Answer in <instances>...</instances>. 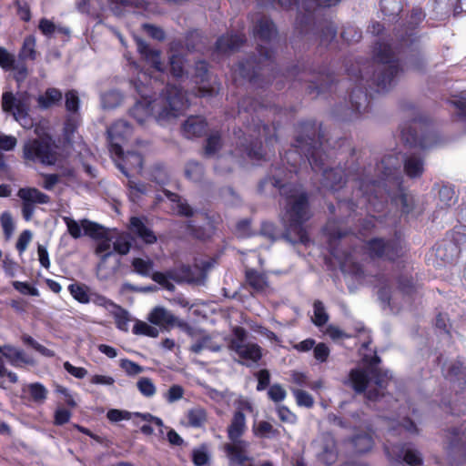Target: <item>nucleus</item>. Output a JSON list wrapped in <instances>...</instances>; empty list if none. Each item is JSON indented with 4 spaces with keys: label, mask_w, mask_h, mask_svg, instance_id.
Listing matches in <instances>:
<instances>
[{
    "label": "nucleus",
    "mask_w": 466,
    "mask_h": 466,
    "mask_svg": "<svg viewBox=\"0 0 466 466\" xmlns=\"http://www.w3.org/2000/svg\"><path fill=\"white\" fill-rule=\"evenodd\" d=\"M370 257L386 258L390 260L398 256V250L391 244L384 242L382 239H372L368 244Z\"/></svg>",
    "instance_id": "17"
},
{
    "label": "nucleus",
    "mask_w": 466,
    "mask_h": 466,
    "mask_svg": "<svg viewBox=\"0 0 466 466\" xmlns=\"http://www.w3.org/2000/svg\"><path fill=\"white\" fill-rule=\"evenodd\" d=\"M279 420L282 422L294 424L297 421V416L291 412L287 407L279 406L277 409Z\"/></svg>",
    "instance_id": "58"
},
{
    "label": "nucleus",
    "mask_w": 466,
    "mask_h": 466,
    "mask_svg": "<svg viewBox=\"0 0 466 466\" xmlns=\"http://www.w3.org/2000/svg\"><path fill=\"white\" fill-rule=\"evenodd\" d=\"M313 323L316 326H322L326 324L329 320V315L326 312L325 307L322 304V302L319 300L315 301L313 304Z\"/></svg>",
    "instance_id": "37"
},
{
    "label": "nucleus",
    "mask_w": 466,
    "mask_h": 466,
    "mask_svg": "<svg viewBox=\"0 0 466 466\" xmlns=\"http://www.w3.org/2000/svg\"><path fill=\"white\" fill-rule=\"evenodd\" d=\"M17 197L22 200V215L26 221L32 219L35 205L50 202V197L35 187H22L18 190Z\"/></svg>",
    "instance_id": "7"
},
{
    "label": "nucleus",
    "mask_w": 466,
    "mask_h": 466,
    "mask_svg": "<svg viewBox=\"0 0 466 466\" xmlns=\"http://www.w3.org/2000/svg\"><path fill=\"white\" fill-rule=\"evenodd\" d=\"M79 98L76 91H68L66 94V108L67 111L76 113L79 108Z\"/></svg>",
    "instance_id": "55"
},
{
    "label": "nucleus",
    "mask_w": 466,
    "mask_h": 466,
    "mask_svg": "<svg viewBox=\"0 0 466 466\" xmlns=\"http://www.w3.org/2000/svg\"><path fill=\"white\" fill-rule=\"evenodd\" d=\"M380 60L387 65L384 66L380 76H378L377 84L379 87L384 90L391 86L394 76L398 73V66L395 62L384 60L382 57Z\"/></svg>",
    "instance_id": "20"
},
{
    "label": "nucleus",
    "mask_w": 466,
    "mask_h": 466,
    "mask_svg": "<svg viewBox=\"0 0 466 466\" xmlns=\"http://www.w3.org/2000/svg\"><path fill=\"white\" fill-rule=\"evenodd\" d=\"M220 147V137L218 135H212L208 138L205 152L207 155L211 156L217 152Z\"/></svg>",
    "instance_id": "64"
},
{
    "label": "nucleus",
    "mask_w": 466,
    "mask_h": 466,
    "mask_svg": "<svg viewBox=\"0 0 466 466\" xmlns=\"http://www.w3.org/2000/svg\"><path fill=\"white\" fill-rule=\"evenodd\" d=\"M151 278L154 281L161 285L164 289L170 291L174 290L175 286L173 283L170 282L168 277L166 274L161 272H156L152 274Z\"/></svg>",
    "instance_id": "62"
},
{
    "label": "nucleus",
    "mask_w": 466,
    "mask_h": 466,
    "mask_svg": "<svg viewBox=\"0 0 466 466\" xmlns=\"http://www.w3.org/2000/svg\"><path fill=\"white\" fill-rule=\"evenodd\" d=\"M120 367L130 376L137 375L143 371L141 366L127 359L121 360Z\"/></svg>",
    "instance_id": "57"
},
{
    "label": "nucleus",
    "mask_w": 466,
    "mask_h": 466,
    "mask_svg": "<svg viewBox=\"0 0 466 466\" xmlns=\"http://www.w3.org/2000/svg\"><path fill=\"white\" fill-rule=\"evenodd\" d=\"M439 198L444 205L451 206L456 200L455 191L451 187L443 186L439 191Z\"/></svg>",
    "instance_id": "49"
},
{
    "label": "nucleus",
    "mask_w": 466,
    "mask_h": 466,
    "mask_svg": "<svg viewBox=\"0 0 466 466\" xmlns=\"http://www.w3.org/2000/svg\"><path fill=\"white\" fill-rule=\"evenodd\" d=\"M224 450L231 465L245 466V463L251 460L248 456L249 443L242 439L229 440Z\"/></svg>",
    "instance_id": "10"
},
{
    "label": "nucleus",
    "mask_w": 466,
    "mask_h": 466,
    "mask_svg": "<svg viewBox=\"0 0 466 466\" xmlns=\"http://www.w3.org/2000/svg\"><path fill=\"white\" fill-rule=\"evenodd\" d=\"M114 308L115 311L113 314L116 327L123 331H127L128 329V322L130 320L128 313L116 305H114Z\"/></svg>",
    "instance_id": "41"
},
{
    "label": "nucleus",
    "mask_w": 466,
    "mask_h": 466,
    "mask_svg": "<svg viewBox=\"0 0 466 466\" xmlns=\"http://www.w3.org/2000/svg\"><path fill=\"white\" fill-rule=\"evenodd\" d=\"M24 157L27 160L45 165H54L56 161V157L51 147L47 143L38 140H31L25 144Z\"/></svg>",
    "instance_id": "8"
},
{
    "label": "nucleus",
    "mask_w": 466,
    "mask_h": 466,
    "mask_svg": "<svg viewBox=\"0 0 466 466\" xmlns=\"http://www.w3.org/2000/svg\"><path fill=\"white\" fill-rule=\"evenodd\" d=\"M123 160L127 166L134 169L140 170L142 168V157L137 153L127 154Z\"/></svg>",
    "instance_id": "59"
},
{
    "label": "nucleus",
    "mask_w": 466,
    "mask_h": 466,
    "mask_svg": "<svg viewBox=\"0 0 466 466\" xmlns=\"http://www.w3.org/2000/svg\"><path fill=\"white\" fill-rule=\"evenodd\" d=\"M247 429L245 414L235 411L230 424L228 427V437L229 440L241 439Z\"/></svg>",
    "instance_id": "19"
},
{
    "label": "nucleus",
    "mask_w": 466,
    "mask_h": 466,
    "mask_svg": "<svg viewBox=\"0 0 466 466\" xmlns=\"http://www.w3.org/2000/svg\"><path fill=\"white\" fill-rule=\"evenodd\" d=\"M15 57L6 48L0 46V67L5 70L15 68Z\"/></svg>",
    "instance_id": "45"
},
{
    "label": "nucleus",
    "mask_w": 466,
    "mask_h": 466,
    "mask_svg": "<svg viewBox=\"0 0 466 466\" xmlns=\"http://www.w3.org/2000/svg\"><path fill=\"white\" fill-rule=\"evenodd\" d=\"M385 451L388 456L398 461H403L410 466H421L422 457L421 454L411 447L400 448L399 446H385Z\"/></svg>",
    "instance_id": "13"
},
{
    "label": "nucleus",
    "mask_w": 466,
    "mask_h": 466,
    "mask_svg": "<svg viewBox=\"0 0 466 466\" xmlns=\"http://www.w3.org/2000/svg\"><path fill=\"white\" fill-rule=\"evenodd\" d=\"M325 177V185L327 187H334L336 185H339L341 182V171H337L334 169H324L323 170Z\"/></svg>",
    "instance_id": "52"
},
{
    "label": "nucleus",
    "mask_w": 466,
    "mask_h": 466,
    "mask_svg": "<svg viewBox=\"0 0 466 466\" xmlns=\"http://www.w3.org/2000/svg\"><path fill=\"white\" fill-rule=\"evenodd\" d=\"M281 194L286 196V219L293 230H299V241L306 243L309 238L299 227L310 217L306 195L301 188L291 186L282 187Z\"/></svg>",
    "instance_id": "3"
},
{
    "label": "nucleus",
    "mask_w": 466,
    "mask_h": 466,
    "mask_svg": "<svg viewBox=\"0 0 466 466\" xmlns=\"http://www.w3.org/2000/svg\"><path fill=\"white\" fill-rule=\"evenodd\" d=\"M129 229L147 244H152L157 240V237L153 231L138 218H131Z\"/></svg>",
    "instance_id": "18"
},
{
    "label": "nucleus",
    "mask_w": 466,
    "mask_h": 466,
    "mask_svg": "<svg viewBox=\"0 0 466 466\" xmlns=\"http://www.w3.org/2000/svg\"><path fill=\"white\" fill-rule=\"evenodd\" d=\"M69 290L71 295L75 299L81 303H86L89 301L88 295L84 287L79 286L77 284H72L69 286Z\"/></svg>",
    "instance_id": "54"
},
{
    "label": "nucleus",
    "mask_w": 466,
    "mask_h": 466,
    "mask_svg": "<svg viewBox=\"0 0 466 466\" xmlns=\"http://www.w3.org/2000/svg\"><path fill=\"white\" fill-rule=\"evenodd\" d=\"M137 52L142 58L150 65L155 70L163 72L165 69L164 63L161 59V52L157 49L151 48L143 39L135 36Z\"/></svg>",
    "instance_id": "14"
},
{
    "label": "nucleus",
    "mask_w": 466,
    "mask_h": 466,
    "mask_svg": "<svg viewBox=\"0 0 466 466\" xmlns=\"http://www.w3.org/2000/svg\"><path fill=\"white\" fill-rule=\"evenodd\" d=\"M32 232L30 230H24L20 235L16 242V248L20 253H23L26 248L28 244L32 240Z\"/></svg>",
    "instance_id": "61"
},
{
    "label": "nucleus",
    "mask_w": 466,
    "mask_h": 466,
    "mask_svg": "<svg viewBox=\"0 0 466 466\" xmlns=\"http://www.w3.org/2000/svg\"><path fill=\"white\" fill-rule=\"evenodd\" d=\"M256 32L262 39L268 40L275 35L276 30L269 19L262 18L256 26Z\"/></svg>",
    "instance_id": "35"
},
{
    "label": "nucleus",
    "mask_w": 466,
    "mask_h": 466,
    "mask_svg": "<svg viewBox=\"0 0 466 466\" xmlns=\"http://www.w3.org/2000/svg\"><path fill=\"white\" fill-rule=\"evenodd\" d=\"M274 431L273 426L268 421H259L254 427V432L259 437H268Z\"/></svg>",
    "instance_id": "63"
},
{
    "label": "nucleus",
    "mask_w": 466,
    "mask_h": 466,
    "mask_svg": "<svg viewBox=\"0 0 466 466\" xmlns=\"http://www.w3.org/2000/svg\"><path fill=\"white\" fill-rule=\"evenodd\" d=\"M63 221L66 225L67 231L73 238H79L82 236V229L86 235V228L84 227V221H89L88 219H82L76 221L70 217H63Z\"/></svg>",
    "instance_id": "31"
},
{
    "label": "nucleus",
    "mask_w": 466,
    "mask_h": 466,
    "mask_svg": "<svg viewBox=\"0 0 466 466\" xmlns=\"http://www.w3.org/2000/svg\"><path fill=\"white\" fill-rule=\"evenodd\" d=\"M171 73L176 77L183 76L185 71L184 59L180 56H172L170 57Z\"/></svg>",
    "instance_id": "50"
},
{
    "label": "nucleus",
    "mask_w": 466,
    "mask_h": 466,
    "mask_svg": "<svg viewBox=\"0 0 466 466\" xmlns=\"http://www.w3.org/2000/svg\"><path fill=\"white\" fill-rule=\"evenodd\" d=\"M86 235L96 239L95 253L100 258L97 264L96 275L101 279H106L115 273V269H106V263L107 258L115 253V228H105L101 225L93 221H84Z\"/></svg>",
    "instance_id": "2"
},
{
    "label": "nucleus",
    "mask_w": 466,
    "mask_h": 466,
    "mask_svg": "<svg viewBox=\"0 0 466 466\" xmlns=\"http://www.w3.org/2000/svg\"><path fill=\"white\" fill-rule=\"evenodd\" d=\"M187 421L193 427L202 426L207 420V413L202 408H194L187 412Z\"/></svg>",
    "instance_id": "36"
},
{
    "label": "nucleus",
    "mask_w": 466,
    "mask_h": 466,
    "mask_svg": "<svg viewBox=\"0 0 466 466\" xmlns=\"http://www.w3.org/2000/svg\"><path fill=\"white\" fill-rule=\"evenodd\" d=\"M313 354L318 361L324 362L329 355V349L326 344L319 343L314 347Z\"/></svg>",
    "instance_id": "60"
},
{
    "label": "nucleus",
    "mask_w": 466,
    "mask_h": 466,
    "mask_svg": "<svg viewBox=\"0 0 466 466\" xmlns=\"http://www.w3.org/2000/svg\"><path fill=\"white\" fill-rule=\"evenodd\" d=\"M184 396V389L177 384L172 385L165 393V398L167 402L173 403L181 400Z\"/></svg>",
    "instance_id": "51"
},
{
    "label": "nucleus",
    "mask_w": 466,
    "mask_h": 466,
    "mask_svg": "<svg viewBox=\"0 0 466 466\" xmlns=\"http://www.w3.org/2000/svg\"><path fill=\"white\" fill-rule=\"evenodd\" d=\"M404 170L410 177H418L424 171L423 160L415 155L407 157L404 161Z\"/></svg>",
    "instance_id": "26"
},
{
    "label": "nucleus",
    "mask_w": 466,
    "mask_h": 466,
    "mask_svg": "<svg viewBox=\"0 0 466 466\" xmlns=\"http://www.w3.org/2000/svg\"><path fill=\"white\" fill-rule=\"evenodd\" d=\"M205 349H208L212 351H219L221 350V346L214 345L211 342V339L208 336H206L190 347L191 351L197 354L201 352Z\"/></svg>",
    "instance_id": "42"
},
{
    "label": "nucleus",
    "mask_w": 466,
    "mask_h": 466,
    "mask_svg": "<svg viewBox=\"0 0 466 466\" xmlns=\"http://www.w3.org/2000/svg\"><path fill=\"white\" fill-rule=\"evenodd\" d=\"M89 381L94 385H101L106 387H112L115 384V379L106 374H94L90 376Z\"/></svg>",
    "instance_id": "53"
},
{
    "label": "nucleus",
    "mask_w": 466,
    "mask_h": 466,
    "mask_svg": "<svg viewBox=\"0 0 466 466\" xmlns=\"http://www.w3.org/2000/svg\"><path fill=\"white\" fill-rule=\"evenodd\" d=\"M107 133L111 142V152L122 156L123 150L120 144L131 136V126L125 120H118L110 127Z\"/></svg>",
    "instance_id": "11"
},
{
    "label": "nucleus",
    "mask_w": 466,
    "mask_h": 466,
    "mask_svg": "<svg viewBox=\"0 0 466 466\" xmlns=\"http://www.w3.org/2000/svg\"><path fill=\"white\" fill-rule=\"evenodd\" d=\"M291 391L299 406H303L306 408H310L313 406L314 400L310 394L298 389H291Z\"/></svg>",
    "instance_id": "46"
},
{
    "label": "nucleus",
    "mask_w": 466,
    "mask_h": 466,
    "mask_svg": "<svg viewBox=\"0 0 466 466\" xmlns=\"http://www.w3.org/2000/svg\"><path fill=\"white\" fill-rule=\"evenodd\" d=\"M339 0H279L282 6L289 7L291 5H297L306 10H314L317 6H330Z\"/></svg>",
    "instance_id": "22"
},
{
    "label": "nucleus",
    "mask_w": 466,
    "mask_h": 466,
    "mask_svg": "<svg viewBox=\"0 0 466 466\" xmlns=\"http://www.w3.org/2000/svg\"><path fill=\"white\" fill-rule=\"evenodd\" d=\"M29 393L35 402L42 403L47 396V390L40 383H32L28 385Z\"/></svg>",
    "instance_id": "43"
},
{
    "label": "nucleus",
    "mask_w": 466,
    "mask_h": 466,
    "mask_svg": "<svg viewBox=\"0 0 466 466\" xmlns=\"http://www.w3.org/2000/svg\"><path fill=\"white\" fill-rule=\"evenodd\" d=\"M233 337L228 339V350L234 351L242 360V363H256L262 357L261 348L251 342H247L248 332L241 327H234Z\"/></svg>",
    "instance_id": "4"
},
{
    "label": "nucleus",
    "mask_w": 466,
    "mask_h": 466,
    "mask_svg": "<svg viewBox=\"0 0 466 466\" xmlns=\"http://www.w3.org/2000/svg\"><path fill=\"white\" fill-rule=\"evenodd\" d=\"M134 271L141 276H150L153 270V261L149 258H136L132 260Z\"/></svg>",
    "instance_id": "34"
},
{
    "label": "nucleus",
    "mask_w": 466,
    "mask_h": 466,
    "mask_svg": "<svg viewBox=\"0 0 466 466\" xmlns=\"http://www.w3.org/2000/svg\"><path fill=\"white\" fill-rule=\"evenodd\" d=\"M0 353L14 367H21L24 364H34V360L28 358L24 350L10 344L1 346Z\"/></svg>",
    "instance_id": "15"
},
{
    "label": "nucleus",
    "mask_w": 466,
    "mask_h": 466,
    "mask_svg": "<svg viewBox=\"0 0 466 466\" xmlns=\"http://www.w3.org/2000/svg\"><path fill=\"white\" fill-rule=\"evenodd\" d=\"M356 451L360 453L366 452L372 448L373 441L369 434H361L355 437L352 441Z\"/></svg>",
    "instance_id": "40"
},
{
    "label": "nucleus",
    "mask_w": 466,
    "mask_h": 466,
    "mask_svg": "<svg viewBox=\"0 0 466 466\" xmlns=\"http://www.w3.org/2000/svg\"><path fill=\"white\" fill-rule=\"evenodd\" d=\"M115 253L124 256L127 255L132 246V238L129 233L119 231L115 228Z\"/></svg>",
    "instance_id": "24"
},
{
    "label": "nucleus",
    "mask_w": 466,
    "mask_h": 466,
    "mask_svg": "<svg viewBox=\"0 0 466 466\" xmlns=\"http://www.w3.org/2000/svg\"><path fill=\"white\" fill-rule=\"evenodd\" d=\"M297 147L300 149L301 152L307 155L309 164L314 169H321V165H319L316 159V156L319 154L318 150L312 148L311 143L308 140H303L302 138L297 139Z\"/></svg>",
    "instance_id": "29"
},
{
    "label": "nucleus",
    "mask_w": 466,
    "mask_h": 466,
    "mask_svg": "<svg viewBox=\"0 0 466 466\" xmlns=\"http://www.w3.org/2000/svg\"><path fill=\"white\" fill-rule=\"evenodd\" d=\"M62 92L56 88L50 87L46 92L40 95L37 98V103L40 108L48 109L54 106L58 105L62 100Z\"/></svg>",
    "instance_id": "23"
},
{
    "label": "nucleus",
    "mask_w": 466,
    "mask_h": 466,
    "mask_svg": "<svg viewBox=\"0 0 466 466\" xmlns=\"http://www.w3.org/2000/svg\"><path fill=\"white\" fill-rule=\"evenodd\" d=\"M36 40L33 35H28L24 39L22 47L19 51V58L21 60H35L37 56L35 49Z\"/></svg>",
    "instance_id": "28"
},
{
    "label": "nucleus",
    "mask_w": 466,
    "mask_h": 466,
    "mask_svg": "<svg viewBox=\"0 0 466 466\" xmlns=\"http://www.w3.org/2000/svg\"><path fill=\"white\" fill-rule=\"evenodd\" d=\"M137 387L139 392L147 398L153 397L157 392V387L154 382L147 377L140 378L137 382Z\"/></svg>",
    "instance_id": "38"
},
{
    "label": "nucleus",
    "mask_w": 466,
    "mask_h": 466,
    "mask_svg": "<svg viewBox=\"0 0 466 466\" xmlns=\"http://www.w3.org/2000/svg\"><path fill=\"white\" fill-rule=\"evenodd\" d=\"M149 323L160 329L168 330L175 326L187 327L186 323L179 320L170 310L162 307H154L147 316Z\"/></svg>",
    "instance_id": "9"
},
{
    "label": "nucleus",
    "mask_w": 466,
    "mask_h": 466,
    "mask_svg": "<svg viewBox=\"0 0 466 466\" xmlns=\"http://www.w3.org/2000/svg\"><path fill=\"white\" fill-rule=\"evenodd\" d=\"M22 340L25 344L32 347L35 350L39 352L41 355L45 357H53L55 356V353L53 350L46 348L45 346L38 343L36 340H35L31 336L29 335H23Z\"/></svg>",
    "instance_id": "44"
},
{
    "label": "nucleus",
    "mask_w": 466,
    "mask_h": 466,
    "mask_svg": "<svg viewBox=\"0 0 466 466\" xmlns=\"http://www.w3.org/2000/svg\"><path fill=\"white\" fill-rule=\"evenodd\" d=\"M206 122L200 116H190L183 125L184 135L190 138L201 136L206 130Z\"/></svg>",
    "instance_id": "21"
},
{
    "label": "nucleus",
    "mask_w": 466,
    "mask_h": 466,
    "mask_svg": "<svg viewBox=\"0 0 466 466\" xmlns=\"http://www.w3.org/2000/svg\"><path fill=\"white\" fill-rule=\"evenodd\" d=\"M415 289L416 287L413 281L408 277H404L399 280L397 291L390 296L389 290L383 288L379 291V298L384 306H390L393 308L398 304L399 298L401 294L410 296L413 291H415Z\"/></svg>",
    "instance_id": "12"
},
{
    "label": "nucleus",
    "mask_w": 466,
    "mask_h": 466,
    "mask_svg": "<svg viewBox=\"0 0 466 466\" xmlns=\"http://www.w3.org/2000/svg\"><path fill=\"white\" fill-rule=\"evenodd\" d=\"M268 394L270 400L275 402H279L285 400L287 391L281 385L274 384L269 388Z\"/></svg>",
    "instance_id": "56"
},
{
    "label": "nucleus",
    "mask_w": 466,
    "mask_h": 466,
    "mask_svg": "<svg viewBox=\"0 0 466 466\" xmlns=\"http://www.w3.org/2000/svg\"><path fill=\"white\" fill-rule=\"evenodd\" d=\"M248 283L257 291H262L268 287V281L263 274L249 269L246 272Z\"/></svg>",
    "instance_id": "30"
},
{
    "label": "nucleus",
    "mask_w": 466,
    "mask_h": 466,
    "mask_svg": "<svg viewBox=\"0 0 466 466\" xmlns=\"http://www.w3.org/2000/svg\"><path fill=\"white\" fill-rule=\"evenodd\" d=\"M243 43V37L240 35H225L217 41V48L220 52H228L238 49Z\"/></svg>",
    "instance_id": "27"
},
{
    "label": "nucleus",
    "mask_w": 466,
    "mask_h": 466,
    "mask_svg": "<svg viewBox=\"0 0 466 466\" xmlns=\"http://www.w3.org/2000/svg\"><path fill=\"white\" fill-rule=\"evenodd\" d=\"M210 460V456L208 451V448L204 445L196 448L192 451V461L196 466L208 465Z\"/></svg>",
    "instance_id": "39"
},
{
    "label": "nucleus",
    "mask_w": 466,
    "mask_h": 466,
    "mask_svg": "<svg viewBox=\"0 0 466 466\" xmlns=\"http://www.w3.org/2000/svg\"><path fill=\"white\" fill-rule=\"evenodd\" d=\"M133 332L137 335H145L150 338H157L159 335V329L145 321L137 320Z\"/></svg>",
    "instance_id": "32"
},
{
    "label": "nucleus",
    "mask_w": 466,
    "mask_h": 466,
    "mask_svg": "<svg viewBox=\"0 0 466 466\" xmlns=\"http://www.w3.org/2000/svg\"><path fill=\"white\" fill-rule=\"evenodd\" d=\"M2 108L5 112L12 113L22 127H32V120L28 117L29 101L26 96L15 97L12 93L5 92L2 96Z\"/></svg>",
    "instance_id": "6"
},
{
    "label": "nucleus",
    "mask_w": 466,
    "mask_h": 466,
    "mask_svg": "<svg viewBox=\"0 0 466 466\" xmlns=\"http://www.w3.org/2000/svg\"><path fill=\"white\" fill-rule=\"evenodd\" d=\"M186 176L194 182H198L203 177V167L197 162H189L186 168Z\"/></svg>",
    "instance_id": "47"
},
{
    "label": "nucleus",
    "mask_w": 466,
    "mask_h": 466,
    "mask_svg": "<svg viewBox=\"0 0 466 466\" xmlns=\"http://www.w3.org/2000/svg\"><path fill=\"white\" fill-rule=\"evenodd\" d=\"M164 196L172 204V209L179 215L189 217L193 214L192 208L187 205V202L182 200L177 194L172 193L168 190H163Z\"/></svg>",
    "instance_id": "25"
},
{
    "label": "nucleus",
    "mask_w": 466,
    "mask_h": 466,
    "mask_svg": "<svg viewBox=\"0 0 466 466\" xmlns=\"http://www.w3.org/2000/svg\"><path fill=\"white\" fill-rule=\"evenodd\" d=\"M349 382L353 390L358 392H363L367 390V398L377 400L380 395H383V390L386 388V379L378 378L374 381L377 386V391L373 392L372 381L369 380L368 373L360 369L352 370L350 373Z\"/></svg>",
    "instance_id": "5"
},
{
    "label": "nucleus",
    "mask_w": 466,
    "mask_h": 466,
    "mask_svg": "<svg viewBox=\"0 0 466 466\" xmlns=\"http://www.w3.org/2000/svg\"><path fill=\"white\" fill-rule=\"evenodd\" d=\"M0 223L4 234L7 238H10L15 229V224L11 214L7 211L3 212L0 217Z\"/></svg>",
    "instance_id": "48"
},
{
    "label": "nucleus",
    "mask_w": 466,
    "mask_h": 466,
    "mask_svg": "<svg viewBox=\"0 0 466 466\" xmlns=\"http://www.w3.org/2000/svg\"><path fill=\"white\" fill-rule=\"evenodd\" d=\"M123 100L122 95L116 90L108 91L102 95L101 103L105 109H113L118 106Z\"/></svg>",
    "instance_id": "33"
},
{
    "label": "nucleus",
    "mask_w": 466,
    "mask_h": 466,
    "mask_svg": "<svg viewBox=\"0 0 466 466\" xmlns=\"http://www.w3.org/2000/svg\"><path fill=\"white\" fill-rule=\"evenodd\" d=\"M141 96L130 109V116L139 124L144 125L151 118L157 121L171 120L181 115L188 106L187 100L181 89L169 86L155 99L147 97L140 86H136Z\"/></svg>",
    "instance_id": "1"
},
{
    "label": "nucleus",
    "mask_w": 466,
    "mask_h": 466,
    "mask_svg": "<svg viewBox=\"0 0 466 466\" xmlns=\"http://www.w3.org/2000/svg\"><path fill=\"white\" fill-rule=\"evenodd\" d=\"M319 458L326 464H332L337 460V450L334 439L330 435H324L318 441Z\"/></svg>",
    "instance_id": "16"
}]
</instances>
